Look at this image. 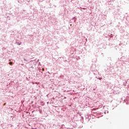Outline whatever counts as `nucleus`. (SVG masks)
I'll return each instance as SVG.
<instances>
[{
    "mask_svg": "<svg viewBox=\"0 0 129 129\" xmlns=\"http://www.w3.org/2000/svg\"><path fill=\"white\" fill-rule=\"evenodd\" d=\"M42 70L44 71V69H42Z\"/></svg>",
    "mask_w": 129,
    "mask_h": 129,
    "instance_id": "obj_3",
    "label": "nucleus"
},
{
    "mask_svg": "<svg viewBox=\"0 0 129 129\" xmlns=\"http://www.w3.org/2000/svg\"><path fill=\"white\" fill-rule=\"evenodd\" d=\"M6 104V103H4V105H5Z\"/></svg>",
    "mask_w": 129,
    "mask_h": 129,
    "instance_id": "obj_2",
    "label": "nucleus"
},
{
    "mask_svg": "<svg viewBox=\"0 0 129 129\" xmlns=\"http://www.w3.org/2000/svg\"><path fill=\"white\" fill-rule=\"evenodd\" d=\"M10 65H13V62H9Z\"/></svg>",
    "mask_w": 129,
    "mask_h": 129,
    "instance_id": "obj_1",
    "label": "nucleus"
}]
</instances>
